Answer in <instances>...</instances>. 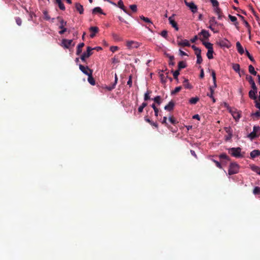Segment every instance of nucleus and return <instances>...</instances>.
Instances as JSON below:
<instances>
[{
  "label": "nucleus",
  "instance_id": "62",
  "mask_svg": "<svg viewBox=\"0 0 260 260\" xmlns=\"http://www.w3.org/2000/svg\"><path fill=\"white\" fill-rule=\"evenodd\" d=\"M252 116H254L257 118L260 117V112L256 111L255 113L252 114Z\"/></svg>",
  "mask_w": 260,
  "mask_h": 260
},
{
  "label": "nucleus",
  "instance_id": "7",
  "mask_svg": "<svg viewBox=\"0 0 260 260\" xmlns=\"http://www.w3.org/2000/svg\"><path fill=\"white\" fill-rule=\"evenodd\" d=\"M224 129L226 133L228 134V135L225 136V140L226 141H229L232 139L233 137V130L232 128L230 126L225 127Z\"/></svg>",
  "mask_w": 260,
  "mask_h": 260
},
{
  "label": "nucleus",
  "instance_id": "9",
  "mask_svg": "<svg viewBox=\"0 0 260 260\" xmlns=\"http://www.w3.org/2000/svg\"><path fill=\"white\" fill-rule=\"evenodd\" d=\"M246 79L249 82V84L251 85L252 89H255L257 88L255 82L251 76L247 75L246 76Z\"/></svg>",
  "mask_w": 260,
  "mask_h": 260
},
{
  "label": "nucleus",
  "instance_id": "44",
  "mask_svg": "<svg viewBox=\"0 0 260 260\" xmlns=\"http://www.w3.org/2000/svg\"><path fill=\"white\" fill-rule=\"evenodd\" d=\"M43 15H44V19L46 20H49L50 19V17L48 15V13L47 11H43Z\"/></svg>",
  "mask_w": 260,
  "mask_h": 260
},
{
  "label": "nucleus",
  "instance_id": "5",
  "mask_svg": "<svg viewBox=\"0 0 260 260\" xmlns=\"http://www.w3.org/2000/svg\"><path fill=\"white\" fill-rule=\"evenodd\" d=\"M93 49L91 48V47H87V51L86 52H84L81 56V59L83 61H85V58L89 57L90 55H92V52H91L92 50H93Z\"/></svg>",
  "mask_w": 260,
  "mask_h": 260
},
{
  "label": "nucleus",
  "instance_id": "41",
  "mask_svg": "<svg viewBox=\"0 0 260 260\" xmlns=\"http://www.w3.org/2000/svg\"><path fill=\"white\" fill-rule=\"evenodd\" d=\"M151 107L154 110L155 116L157 117L158 116V111H159L158 109L156 107V106L154 104H153L151 105Z\"/></svg>",
  "mask_w": 260,
  "mask_h": 260
},
{
  "label": "nucleus",
  "instance_id": "2",
  "mask_svg": "<svg viewBox=\"0 0 260 260\" xmlns=\"http://www.w3.org/2000/svg\"><path fill=\"white\" fill-rule=\"evenodd\" d=\"M260 135V127L258 126H254L253 131L248 135V137L251 140L257 138Z\"/></svg>",
  "mask_w": 260,
  "mask_h": 260
},
{
  "label": "nucleus",
  "instance_id": "48",
  "mask_svg": "<svg viewBox=\"0 0 260 260\" xmlns=\"http://www.w3.org/2000/svg\"><path fill=\"white\" fill-rule=\"evenodd\" d=\"M213 7L219 6V3L217 0H210Z\"/></svg>",
  "mask_w": 260,
  "mask_h": 260
},
{
  "label": "nucleus",
  "instance_id": "58",
  "mask_svg": "<svg viewBox=\"0 0 260 260\" xmlns=\"http://www.w3.org/2000/svg\"><path fill=\"white\" fill-rule=\"evenodd\" d=\"M228 42V40L222 41L220 42V45L222 46H225L228 47L227 45V43Z\"/></svg>",
  "mask_w": 260,
  "mask_h": 260
},
{
  "label": "nucleus",
  "instance_id": "21",
  "mask_svg": "<svg viewBox=\"0 0 260 260\" xmlns=\"http://www.w3.org/2000/svg\"><path fill=\"white\" fill-rule=\"evenodd\" d=\"M209 24H211V25H222V24L218 23L215 20V18L214 16L209 17Z\"/></svg>",
  "mask_w": 260,
  "mask_h": 260
},
{
  "label": "nucleus",
  "instance_id": "39",
  "mask_svg": "<svg viewBox=\"0 0 260 260\" xmlns=\"http://www.w3.org/2000/svg\"><path fill=\"white\" fill-rule=\"evenodd\" d=\"M215 88L214 87V85L213 86L210 87V93H207V95L210 98H213V95L214 93V89Z\"/></svg>",
  "mask_w": 260,
  "mask_h": 260
},
{
  "label": "nucleus",
  "instance_id": "59",
  "mask_svg": "<svg viewBox=\"0 0 260 260\" xmlns=\"http://www.w3.org/2000/svg\"><path fill=\"white\" fill-rule=\"evenodd\" d=\"M212 160L215 164V165H216L217 167H218V168H219L220 169L222 168L220 164L218 161H216V160H215L214 159H213Z\"/></svg>",
  "mask_w": 260,
  "mask_h": 260
},
{
  "label": "nucleus",
  "instance_id": "45",
  "mask_svg": "<svg viewBox=\"0 0 260 260\" xmlns=\"http://www.w3.org/2000/svg\"><path fill=\"white\" fill-rule=\"evenodd\" d=\"M253 193L254 194H260V187L258 186L255 187L253 190Z\"/></svg>",
  "mask_w": 260,
  "mask_h": 260
},
{
  "label": "nucleus",
  "instance_id": "23",
  "mask_svg": "<svg viewBox=\"0 0 260 260\" xmlns=\"http://www.w3.org/2000/svg\"><path fill=\"white\" fill-rule=\"evenodd\" d=\"M236 47H237L238 52L240 54H243L244 53V51L243 48L242 47V45H241V44L239 42H237L236 43Z\"/></svg>",
  "mask_w": 260,
  "mask_h": 260
},
{
  "label": "nucleus",
  "instance_id": "31",
  "mask_svg": "<svg viewBox=\"0 0 260 260\" xmlns=\"http://www.w3.org/2000/svg\"><path fill=\"white\" fill-rule=\"evenodd\" d=\"M248 70L250 74L254 76H256L257 74V72L255 71L254 67L252 65H249L248 66Z\"/></svg>",
  "mask_w": 260,
  "mask_h": 260
},
{
  "label": "nucleus",
  "instance_id": "29",
  "mask_svg": "<svg viewBox=\"0 0 260 260\" xmlns=\"http://www.w3.org/2000/svg\"><path fill=\"white\" fill-rule=\"evenodd\" d=\"M211 76L213 78V83H214V87L216 88L217 87L216 73L214 70L212 71Z\"/></svg>",
  "mask_w": 260,
  "mask_h": 260
},
{
  "label": "nucleus",
  "instance_id": "12",
  "mask_svg": "<svg viewBox=\"0 0 260 260\" xmlns=\"http://www.w3.org/2000/svg\"><path fill=\"white\" fill-rule=\"evenodd\" d=\"M175 14H173L172 16L170 17L169 18V22L170 24H171L172 26L174 27L175 30H178L179 29V28L177 25V23L174 20V19H173V17H174Z\"/></svg>",
  "mask_w": 260,
  "mask_h": 260
},
{
  "label": "nucleus",
  "instance_id": "63",
  "mask_svg": "<svg viewBox=\"0 0 260 260\" xmlns=\"http://www.w3.org/2000/svg\"><path fill=\"white\" fill-rule=\"evenodd\" d=\"M194 51H195V54L197 56H198V55H201V50L200 48H198V50H197Z\"/></svg>",
  "mask_w": 260,
  "mask_h": 260
},
{
  "label": "nucleus",
  "instance_id": "57",
  "mask_svg": "<svg viewBox=\"0 0 260 260\" xmlns=\"http://www.w3.org/2000/svg\"><path fill=\"white\" fill-rule=\"evenodd\" d=\"M159 76L160 77V79H161V82L162 83H165L166 82V79H165V76L164 74H161L159 75Z\"/></svg>",
  "mask_w": 260,
  "mask_h": 260
},
{
  "label": "nucleus",
  "instance_id": "13",
  "mask_svg": "<svg viewBox=\"0 0 260 260\" xmlns=\"http://www.w3.org/2000/svg\"><path fill=\"white\" fill-rule=\"evenodd\" d=\"M214 8V11L218 15V19H221L224 16L222 14L221 10L219 8V6H217Z\"/></svg>",
  "mask_w": 260,
  "mask_h": 260
},
{
  "label": "nucleus",
  "instance_id": "42",
  "mask_svg": "<svg viewBox=\"0 0 260 260\" xmlns=\"http://www.w3.org/2000/svg\"><path fill=\"white\" fill-rule=\"evenodd\" d=\"M229 17L230 19V20H231V21H232L233 22H236L235 23V24L236 25L238 24V23L237 22V18L235 16H232L231 15H229Z\"/></svg>",
  "mask_w": 260,
  "mask_h": 260
},
{
  "label": "nucleus",
  "instance_id": "24",
  "mask_svg": "<svg viewBox=\"0 0 260 260\" xmlns=\"http://www.w3.org/2000/svg\"><path fill=\"white\" fill-rule=\"evenodd\" d=\"M84 44L83 43H81L78 45L77 48V51H76V54L77 55H79V54H81V53L82 52V49L84 47Z\"/></svg>",
  "mask_w": 260,
  "mask_h": 260
},
{
  "label": "nucleus",
  "instance_id": "47",
  "mask_svg": "<svg viewBox=\"0 0 260 260\" xmlns=\"http://www.w3.org/2000/svg\"><path fill=\"white\" fill-rule=\"evenodd\" d=\"M169 120L172 124L174 125L176 124L177 123L175 118L173 116L170 117L169 118Z\"/></svg>",
  "mask_w": 260,
  "mask_h": 260
},
{
  "label": "nucleus",
  "instance_id": "33",
  "mask_svg": "<svg viewBox=\"0 0 260 260\" xmlns=\"http://www.w3.org/2000/svg\"><path fill=\"white\" fill-rule=\"evenodd\" d=\"M152 93L151 90H147L144 94V101H147L150 99V94Z\"/></svg>",
  "mask_w": 260,
  "mask_h": 260
},
{
  "label": "nucleus",
  "instance_id": "60",
  "mask_svg": "<svg viewBox=\"0 0 260 260\" xmlns=\"http://www.w3.org/2000/svg\"><path fill=\"white\" fill-rule=\"evenodd\" d=\"M200 68H201V73L200 75V77L201 78H203L204 77V72L203 69L201 68V67H200Z\"/></svg>",
  "mask_w": 260,
  "mask_h": 260
},
{
  "label": "nucleus",
  "instance_id": "54",
  "mask_svg": "<svg viewBox=\"0 0 260 260\" xmlns=\"http://www.w3.org/2000/svg\"><path fill=\"white\" fill-rule=\"evenodd\" d=\"M160 35L162 37L167 38L168 36V31L166 30H164L161 32Z\"/></svg>",
  "mask_w": 260,
  "mask_h": 260
},
{
  "label": "nucleus",
  "instance_id": "46",
  "mask_svg": "<svg viewBox=\"0 0 260 260\" xmlns=\"http://www.w3.org/2000/svg\"><path fill=\"white\" fill-rule=\"evenodd\" d=\"M246 54L247 56L249 58V59L252 62H255V60L254 59L253 57H252V55H251V54L249 53V52L247 50H246Z\"/></svg>",
  "mask_w": 260,
  "mask_h": 260
},
{
  "label": "nucleus",
  "instance_id": "51",
  "mask_svg": "<svg viewBox=\"0 0 260 260\" xmlns=\"http://www.w3.org/2000/svg\"><path fill=\"white\" fill-rule=\"evenodd\" d=\"M129 8L134 12H136L137 11V6L136 5H130Z\"/></svg>",
  "mask_w": 260,
  "mask_h": 260
},
{
  "label": "nucleus",
  "instance_id": "20",
  "mask_svg": "<svg viewBox=\"0 0 260 260\" xmlns=\"http://www.w3.org/2000/svg\"><path fill=\"white\" fill-rule=\"evenodd\" d=\"M250 157L253 159L257 156H260V150H253L250 152Z\"/></svg>",
  "mask_w": 260,
  "mask_h": 260
},
{
  "label": "nucleus",
  "instance_id": "14",
  "mask_svg": "<svg viewBox=\"0 0 260 260\" xmlns=\"http://www.w3.org/2000/svg\"><path fill=\"white\" fill-rule=\"evenodd\" d=\"M257 92V88L255 89H252L249 92V96L250 99L256 100L257 97L256 94Z\"/></svg>",
  "mask_w": 260,
  "mask_h": 260
},
{
  "label": "nucleus",
  "instance_id": "16",
  "mask_svg": "<svg viewBox=\"0 0 260 260\" xmlns=\"http://www.w3.org/2000/svg\"><path fill=\"white\" fill-rule=\"evenodd\" d=\"M175 106V103L173 101H171L169 104L165 107L166 110L171 111L173 110Z\"/></svg>",
  "mask_w": 260,
  "mask_h": 260
},
{
  "label": "nucleus",
  "instance_id": "53",
  "mask_svg": "<svg viewBox=\"0 0 260 260\" xmlns=\"http://www.w3.org/2000/svg\"><path fill=\"white\" fill-rule=\"evenodd\" d=\"M127 84L131 87L132 86V76L130 75L128 78V80L127 82Z\"/></svg>",
  "mask_w": 260,
  "mask_h": 260
},
{
  "label": "nucleus",
  "instance_id": "26",
  "mask_svg": "<svg viewBox=\"0 0 260 260\" xmlns=\"http://www.w3.org/2000/svg\"><path fill=\"white\" fill-rule=\"evenodd\" d=\"M233 69L235 72L239 73L240 76H241V74L240 73V65L239 64H238V63L233 64Z\"/></svg>",
  "mask_w": 260,
  "mask_h": 260
},
{
  "label": "nucleus",
  "instance_id": "1",
  "mask_svg": "<svg viewBox=\"0 0 260 260\" xmlns=\"http://www.w3.org/2000/svg\"><path fill=\"white\" fill-rule=\"evenodd\" d=\"M56 19L57 20V21L59 22L60 23V25L59 26V28L60 29H61V30H60L59 31V34L60 35H62L66 31H67V28H65V26L67 25V22L64 21V20L62 19V17H60V16H58L57 18H56Z\"/></svg>",
  "mask_w": 260,
  "mask_h": 260
},
{
  "label": "nucleus",
  "instance_id": "28",
  "mask_svg": "<svg viewBox=\"0 0 260 260\" xmlns=\"http://www.w3.org/2000/svg\"><path fill=\"white\" fill-rule=\"evenodd\" d=\"M200 34H201L203 36V37L206 39H208V38L210 36L209 32L207 30L205 29H203L200 32Z\"/></svg>",
  "mask_w": 260,
  "mask_h": 260
},
{
  "label": "nucleus",
  "instance_id": "8",
  "mask_svg": "<svg viewBox=\"0 0 260 260\" xmlns=\"http://www.w3.org/2000/svg\"><path fill=\"white\" fill-rule=\"evenodd\" d=\"M72 40H68L63 39L62 40L61 45L65 48L68 49L69 48L70 46L72 45Z\"/></svg>",
  "mask_w": 260,
  "mask_h": 260
},
{
  "label": "nucleus",
  "instance_id": "52",
  "mask_svg": "<svg viewBox=\"0 0 260 260\" xmlns=\"http://www.w3.org/2000/svg\"><path fill=\"white\" fill-rule=\"evenodd\" d=\"M197 63L200 64L202 63L203 59L201 55L197 56Z\"/></svg>",
  "mask_w": 260,
  "mask_h": 260
},
{
  "label": "nucleus",
  "instance_id": "37",
  "mask_svg": "<svg viewBox=\"0 0 260 260\" xmlns=\"http://www.w3.org/2000/svg\"><path fill=\"white\" fill-rule=\"evenodd\" d=\"M199 101L198 97L192 98L189 100V103L191 104H196Z\"/></svg>",
  "mask_w": 260,
  "mask_h": 260
},
{
  "label": "nucleus",
  "instance_id": "30",
  "mask_svg": "<svg viewBox=\"0 0 260 260\" xmlns=\"http://www.w3.org/2000/svg\"><path fill=\"white\" fill-rule=\"evenodd\" d=\"M55 1L56 3L58 5V7L60 10L63 11L65 10V7L61 0H55Z\"/></svg>",
  "mask_w": 260,
  "mask_h": 260
},
{
  "label": "nucleus",
  "instance_id": "38",
  "mask_svg": "<svg viewBox=\"0 0 260 260\" xmlns=\"http://www.w3.org/2000/svg\"><path fill=\"white\" fill-rule=\"evenodd\" d=\"M182 89L181 86L176 87L175 89L171 91V94H175L179 92Z\"/></svg>",
  "mask_w": 260,
  "mask_h": 260
},
{
  "label": "nucleus",
  "instance_id": "36",
  "mask_svg": "<svg viewBox=\"0 0 260 260\" xmlns=\"http://www.w3.org/2000/svg\"><path fill=\"white\" fill-rule=\"evenodd\" d=\"M183 85L185 88L190 89L191 88V86L190 85L188 80L187 79H185L183 82Z\"/></svg>",
  "mask_w": 260,
  "mask_h": 260
},
{
  "label": "nucleus",
  "instance_id": "49",
  "mask_svg": "<svg viewBox=\"0 0 260 260\" xmlns=\"http://www.w3.org/2000/svg\"><path fill=\"white\" fill-rule=\"evenodd\" d=\"M15 21L18 25L20 26L21 25L22 20L20 17H15Z\"/></svg>",
  "mask_w": 260,
  "mask_h": 260
},
{
  "label": "nucleus",
  "instance_id": "43",
  "mask_svg": "<svg viewBox=\"0 0 260 260\" xmlns=\"http://www.w3.org/2000/svg\"><path fill=\"white\" fill-rule=\"evenodd\" d=\"M220 159H224L227 160H230L229 157L225 153H222L219 156Z\"/></svg>",
  "mask_w": 260,
  "mask_h": 260
},
{
  "label": "nucleus",
  "instance_id": "22",
  "mask_svg": "<svg viewBox=\"0 0 260 260\" xmlns=\"http://www.w3.org/2000/svg\"><path fill=\"white\" fill-rule=\"evenodd\" d=\"M249 167L252 171L260 175V168L259 167L254 165H250Z\"/></svg>",
  "mask_w": 260,
  "mask_h": 260
},
{
  "label": "nucleus",
  "instance_id": "32",
  "mask_svg": "<svg viewBox=\"0 0 260 260\" xmlns=\"http://www.w3.org/2000/svg\"><path fill=\"white\" fill-rule=\"evenodd\" d=\"M213 53H214L213 48L210 49V50H208V52L207 53V56L208 58V59H211L213 58Z\"/></svg>",
  "mask_w": 260,
  "mask_h": 260
},
{
  "label": "nucleus",
  "instance_id": "50",
  "mask_svg": "<svg viewBox=\"0 0 260 260\" xmlns=\"http://www.w3.org/2000/svg\"><path fill=\"white\" fill-rule=\"evenodd\" d=\"M179 71V70H177L173 72L174 78L176 80H178V76L180 74Z\"/></svg>",
  "mask_w": 260,
  "mask_h": 260
},
{
  "label": "nucleus",
  "instance_id": "55",
  "mask_svg": "<svg viewBox=\"0 0 260 260\" xmlns=\"http://www.w3.org/2000/svg\"><path fill=\"white\" fill-rule=\"evenodd\" d=\"M117 80H118V77H117V75L115 74V82H114V85L112 86V87L111 88H110V90L115 88V86L117 84Z\"/></svg>",
  "mask_w": 260,
  "mask_h": 260
},
{
  "label": "nucleus",
  "instance_id": "19",
  "mask_svg": "<svg viewBox=\"0 0 260 260\" xmlns=\"http://www.w3.org/2000/svg\"><path fill=\"white\" fill-rule=\"evenodd\" d=\"M177 43L179 46H190V43L187 40H182L181 41H177Z\"/></svg>",
  "mask_w": 260,
  "mask_h": 260
},
{
  "label": "nucleus",
  "instance_id": "35",
  "mask_svg": "<svg viewBox=\"0 0 260 260\" xmlns=\"http://www.w3.org/2000/svg\"><path fill=\"white\" fill-rule=\"evenodd\" d=\"M141 20H143L145 22L150 24V25L152 24V23L150 19L147 17H145L144 16L142 15L140 17Z\"/></svg>",
  "mask_w": 260,
  "mask_h": 260
},
{
  "label": "nucleus",
  "instance_id": "6",
  "mask_svg": "<svg viewBox=\"0 0 260 260\" xmlns=\"http://www.w3.org/2000/svg\"><path fill=\"white\" fill-rule=\"evenodd\" d=\"M184 3L186 6L189 8L190 11L193 13H195L197 12L198 7L193 2H188L186 1H185Z\"/></svg>",
  "mask_w": 260,
  "mask_h": 260
},
{
  "label": "nucleus",
  "instance_id": "15",
  "mask_svg": "<svg viewBox=\"0 0 260 260\" xmlns=\"http://www.w3.org/2000/svg\"><path fill=\"white\" fill-rule=\"evenodd\" d=\"M75 7L76 10L79 12L80 14H82L84 12V8L82 5H81L79 3H76L75 4Z\"/></svg>",
  "mask_w": 260,
  "mask_h": 260
},
{
  "label": "nucleus",
  "instance_id": "10",
  "mask_svg": "<svg viewBox=\"0 0 260 260\" xmlns=\"http://www.w3.org/2000/svg\"><path fill=\"white\" fill-rule=\"evenodd\" d=\"M80 70L85 75H88L89 74L90 71H93L90 69L87 66L84 67L82 64H79Z\"/></svg>",
  "mask_w": 260,
  "mask_h": 260
},
{
  "label": "nucleus",
  "instance_id": "56",
  "mask_svg": "<svg viewBox=\"0 0 260 260\" xmlns=\"http://www.w3.org/2000/svg\"><path fill=\"white\" fill-rule=\"evenodd\" d=\"M118 49V47L117 46H112L110 47V50L112 52H115Z\"/></svg>",
  "mask_w": 260,
  "mask_h": 260
},
{
  "label": "nucleus",
  "instance_id": "17",
  "mask_svg": "<svg viewBox=\"0 0 260 260\" xmlns=\"http://www.w3.org/2000/svg\"><path fill=\"white\" fill-rule=\"evenodd\" d=\"M89 30L92 33L90 35V37L93 38L95 36V34L99 31V28L96 26H91L90 27Z\"/></svg>",
  "mask_w": 260,
  "mask_h": 260
},
{
  "label": "nucleus",
  "instance_id": "34",
  "mask_svg": "<svg viewBox=\"0 0 260 260\" xmlns=\"http://www.w3.org/2000/svg\"><path fill=\"white\" fill-rule=\"evenodd\" d=\"M203 44L205 46V47L208 50L213 49V44H211V43L203 42Z\"/></svg>",
  "mask_w": 260,
  "mask_h": 260
},
{
  "label": "nucleus",
  "instance_id": "4",
  "mask_svg": "<svg viewBox=\"0 0 260 260\" xmlns=\"http://www.w3.org/2000/svg\"><path fill=\"white\" fill-rule=\"evenodd\" d=\"M241 149L240 147L231 148L229 149V153L236 157H240L242 156L241 155Z\"/></svg>",
  "mask_w": 260,
  "mask_h": 260
},
{
  "label": "nucleus",
  "instance_id": "25",
  "mask_svg": "<svg viewBox=\"0 0 260 260\" xmlns=\"http://www.w3.org/2000/svg\"><path fill=\"white\" fill-rule=\"evenodd\" d=\"M97 13H99L101 14L105 15V13H104L103 12L102 9L100 7H95L92 10V14H96Z\"/></svg>",
  "mask_w": 260,
  "mask_h": 260
},
{
  "label": "nucleus",
  "instance_id": "3",
  "mask_svg": "<svg viewBox=\"0 0 260 260\" xmlns=\"http://www.w3.org/2000/svg\"><path fill=\"white\" fill-rule=\"evenodd\" d=\"M239 170V166L236 162L231 163L229 169V174L232 175L238 173Z\"/></svg>",
  "mask_w": 260,
  "mask_h": 260
},
{
  "label": "nucleus",
  "instance_id": "64",
  "mask_svg": "<svg viewBox=\"0 0 260 260\" xmlns=\"http://www.w3.org/2000/svg\"><path fill=\"white\" fill-rule=\"evenodd\" d=\"M255 106L256 107V108L259 109L260 110V103L258 102L257 101H255Z\"/></svg>",
  "mask_w": 260,
  "mask_h": 260
},
{
  "label": "nucleus",
  "instance_id": "61",
  "mask_svg": "<svg viewBox=\"0 0 260 260\" xmlns=\"http://www.w3.org/2000/svg\"><path fill=\"white\" fill-rule=\"evenodd\" d=\"M249 8H250V10L251 11L252 14L254 15V16H256V13L254 11L253 7L249 5Z\"/></svg>",
  "mask_w": 260,
  "mask_h": 260
},
{
  "label": "nucleus",
  "instance_id": "11",
  "mask_svg": "<svg viewBox=\"0 0 260 260\" xmlns=\"http://www.w3.org/2000/svg\"><path fill=\"white\" fill-rule=\"evenodd\" d=\"M117 6L119 8L122 9L125 13L129 15H131L129 12L127 11V10L124 6L123 1L122 0H119L117 3V5H116L115 6Z\"/></svg>",
  "mask_w": 260,
  "mask_h": 260
},
{
  "label": "nucleus",
  "instance_id": "40",
  "mask_svg": "<svg viewBox=\"0 0 260 260\" xmlns=\"http://www.w3.org/2000/svg\"><path fill=\"white\" fill-rule=\"evenodd\" d=\"M153 101L157 103L158 105H159L161 103V100L160 96H156L153 99Z\"/></svg>",
  "mask_w": 260,
  "mask_h": 260
},
{
  "label": "nucleus",
  "instance_id": "18",
  "mask_svg": "<svg viewBox=\"0 0 260 260\" xmlns=\"http://www.w3.org/2000/svg\"><path fill=\"white\" fill-rule=\"evenodd\" d=\"M93 71H90L89 74L88 75V81L92 85H94L95 84V80L92 77Z\"/></svg>",
  "mask_w": 260,
  "mask_h": 260
},
{
  "label": "nucleus",
  "instance_id": "27",
  "mask_svg": "<svg viewBox=\"0 0 260 260\" xmlns=\"http://www.w3.org/2000/svg\"><path fill=\"white\" fill-rule=\"evenodd\" d=\"M186 66L187 65L185 61H181L178 63V70L180 71L182 69L185 68Z\"/></svg>",
  "mask_w": 260,
  "mask_h": 260
}]
</instances>
